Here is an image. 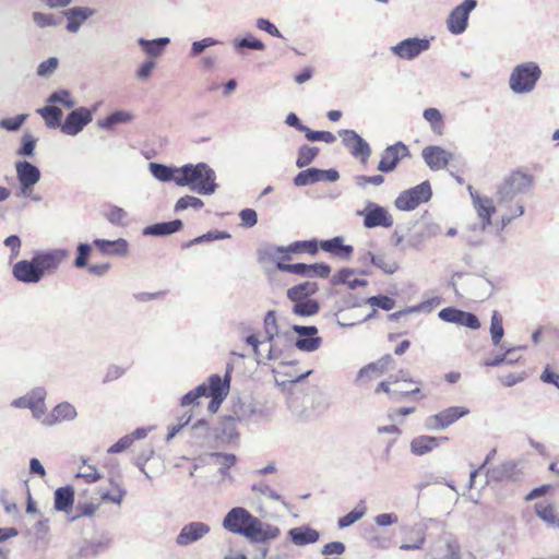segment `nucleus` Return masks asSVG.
<instances>
[{"mask_svg":"<svg viewBox=\"0 0 559 559\" xmlns=\"http://www.w3.org/2000/svg\"><path fill=\"white\" fill-rule=\"evenodd\" d=\"M468 192L479 222V228L483 231L492 226L499 234L525 213L524 203L519 199L506 202L504 204H497L496 206L492 198L480 194L471 186L468 187Z\"/></svg>","mask_w":559,"mask_h":559,"instance_id":"1","label":"nucleus"},{"mask_svg":"<svg viewBox=\"0 0 559 559\" xmlns=\"http://www.w3.org/2000/svg\"><path fill=\"white\" fill-rule=\"evenodd\" d=\"M223 527L257 543L273 540L281 535L278 526L261 521L242 507H235L227 512Z\"/></svg>","mask_w":559,"mask_h":559,"instance_id":"2","label":"nucleus"},{"mask_svg":"<svg viewBox=\"0 0 559 559\" xmlns=\"http://www.w3.org/2000/svg\"><path fill=\"white\" fill-rule=\"evenodd\" d=\"M176 185L188 187L200 195H212L217 189L216 174L205 163L187 164L180 167Z\"/></svg>","mask_w":559,"mask_h":559,"instance_id":"3","label":"nucleus"},{"mask_svg":"<svg viewBox=\"0 0 559 559\" xmlns=\"http://www.w3.org/2000/svg\"><path fill=\"white\" fill-rule=\"evenodd\" d=\"M534 186L532 175L522 170H514L507 175L497 186L495 199L497 204L511 202L520 194L527 193Z\"/></svg>","mask_w":559,"mask_h":559,"instance_id":"4","label":"nucleus"},{"mask_svg":"<svg viewBox=\"0 0 559 559\" xmlns=\"http://www.w3.org/2000/svg\"><path fill=\"white\" fill-rule=\"evenodd\" d=\"M542 69L534 61L516 64L509 76V88L516 95H527L535 91L542 78Z\"/></svg>","mask_w":559,"mask_h":559,"instance_id":"5","label":"nucleus"},{"mask_svg":"<svg viewBox=\"0 0 559 559\" xmlns=\"http://www.w3.org/2000/svg\"><path fill=\"white\" fill-rule=\"evenodd\" d=\"M290 342L292 338L288 332H285L283 338L275 337L274 341H259L253 334L246 337V343L252 346L258 364L278 359L284 347L289 346Z\"/></svg>","mask_w":559,"mask_h":559,"instance_id":"6","label":"nucleus"},{"mask_svg":"<svg viewBox=\"0 0 559 559\" xmlns=\"http://www.w3.org/2000/svg\"><path fill=\"white\" fill-rule=\"evenodd\" d=\"M46 396V389L43 386H37L28 391L25 395L13 400L11 402V406L14 408L29 409L32 412L33 418L43 425V417H45L47 412L45 404Z\"/></svg>","mask_w":559,"mask_h":559,"instance_id":"7","label":"nucleus"},{"mask_svg":"<svg viewBox=\"0 0 559 559\" xmlns=\"http://www.w3.org/2000/svg\"><path fill=\"white\" fill-rule=\"evenodd\" d=\"M431 188L428 181H424L416 187L405 190L395 199V206L401 211H413L419 204L425 203L431 198Z\"/></svg>","mask_w":559,"mask_h":559,"instance_id":"8","label":"nucleus"},{"mask_svg":"<svg viewBox=\"0 0 559 559\" xmlns=\"http://www.w3.org/2000/svg\"><path fill=\"white\" fill-rule=\"evenodd\" d=\"M468 413L469 409L464 406H452L426 417L424 427L429 431L444 430Z\"/></svg>","mask_w":559,"mask_h":559,"instance_id":"9","label":"nucleus"},{"mask_svg":"<svg viewBox=\"0 0 559 559\" xmlns=\"http://www.w3.org/2000/svg\"><path fill=\"white\" fill-rule=\"evenodd\" d=\"M357 215L364 217L366 228H389L393 225L392 215L384 207L373 202H368L364 210L357 212Z\"/></svg>","mask_w":559,"mask_h":559,"instance_id":"10","label":"nucleus"},{"mask_svg":"<svg viewBox=\"0 0 559 559\" xmlns=\"http://www.w3.org/2000/svg\"><path fill=\"white\" fill-rule=\"evenodd\" d=\"M476 0H465L451 11L447 20V26L451 34L459 35L465 32L469 13L476 8Z\"/></svg>","mask_w":559,"mask_h":559,"instance_id":"11","label":"nucleus"},{"mask_svg":"<svg viewBox=\"0 0 559 559\" xmlns=\"http://www.w3.org/2000/svg\"><path fill=\"white\" fill-rule=\"evenodd\" d=\"M338 134L350 154L356 158H360L362 165H367L371 154V148L367 141L354 130H341Z\"/></svg>","mask_w":559,"mask_h":559,"instance_id":"12","label":"nucleus"},{"mask_svg":"<svg viewBox=\"0 0 559 559\" xmlns=\"http://www.w3.org/2000/svg\"><path fill=\"white\" fill-rule=\"evenodd\" d=\"M93 120V111L86 107H79L68 114L63 123L60 124V130L67 134L74 136L79 134L85 126Z\"/></svg>","mask_w":559,"mask_h":559,"instance_id":"13","label":"nucleus"},{"mask_svg":"<svg viewBox=\"0 0 559 559\" xmlns=\"http://www.w3.org/2000/svg\"><path fill=\"white\" fill-rule=\"evenodd\" d=\"M15 169L20 182V193L24 197H29L33 187L40 180V170L26 160L17 162Z\"/></svg>","mask_w":559,"mask_h":559,"instance_id":"14","label":"nucleus"},{"mask_svg":"<svg viewBox=\"0 0 559 559\" xmlns=\"http://www.w3.org/2000/svg\"><path fill=\"white\" fill-rule=\"evenodd\" d=\"M210 532L211 526L204 522H189L181 527L175 542L179 547H188L204 538Z\"/></svg>","mask_w":559,"mask_h":559,"instance_id":"15","label":"nucleus"},{"mask_svg":"<svg viewBox=\"0 0 559 559\" xmlns=\"http://www.w3.org/2000/svg\"><path fill=\"white\" fill-rule=\"evenodd\" d=\"M430 47V41L427 38H406L395 46L391 47V51L405 60H413L420 53L427 51Z\"/></svg>","mask_w":559,"mask_h":559,"instance_id":"16","label":"nucleus"},{"mask_svg":"<svg viewBox=\"0 0 559 559\" xmlns=\"http://www.w3.org/2000/svg\"><path fill=\"white\" fill-rule=\"evenodd\" d=\"M43 276L46 272L56 271L69 258V251L66 249H51L37 252L34 257Z\"/></svg>","mask_w":559,"mask_h":559,"instance_id":"17","label":"nucleus"},{"mask_svg":"<svg viewBox=\"0 0 559 559\" xmlns=\"http://www.w3.org/2000/svg\"><path fill=\"white\" fill-rule=\"evenodd\" d=\"M78 417L76 407L70 402L63 401L43 417V426L53 427L62 423L73 421Z\"/></svg>","mask_w":559,"mask_h":559,"instance_id":"18","label":"nucleus"},{"mask_svg":"<svg viewBox=\"0 0 559 559\" xmlns=\"http://www.w3.org/2000/svg\"><path fill=\"white\" fill-rule=\"evenodd\" d=\"M438 317L449 323H455L472 330L480 328L478 318L471 312H466L453 307H448L439 311Z\"/></svg>","mask_w":559,"mask_h":559,"instance_id":"19","label":"nucleus"},{"mask_svg":"<svg viewBox=\"0 0 559 559\" xmlns=\"http://www.w3.org/2000/svg\"><path fill=\"white\" fill-rule=\"evenodd\" d=\"M12 274L16 281L24 284H36L44 277L34 258L16 262L13 265Z\"/></svg>","mask_w":559,"mask_h":559,"instance_id":"20","label":"nucleus"},{"mask_svg":"<svg viewBox=\"0 0 559 559\" xmlns=\"http://www.w3.org/2000/svg\"><path fill=\"white\" fill-rule=\"evenodd\" d=\"M340 178L338 171L335 169H318L308 168L300 171L295 178L294 183L298 187H305L318 181L334 182Z\"/></svg>","mask_w":559,"mask_h":559,"instance_id":"21","label":"nucleus"},{"mask_svg":"<svg viewBox=\"0 0 559 559\" xmlns=\"http://www.w3.org/2000/svg\"><path fill=\"white\" fill-rule=\"evenodd\" d=\"M421 156L431 170H440L453 159L454 154L441 146L430 145L423 150Z\"/></svg>","mask_w":559,"mask_h":559,"instance_id":"22","label":"nucleus"},{"mask_svg":"<svg viewBox=\"0 0 559 559\" xmlns=\"http://www.w3.org/2000/svg\"><path fill=\"white\" fill-rule=\"evenodd\" d=\"M408 155L407 146L397 142L391 146H388L382 153V157L378 165V170L382 173H390L395 169L399 160Z\"/></svg>","mask_w":559,"mask_h":559,"instance_id":"23","label":"nucleus"},{"mask_svg":"<svg viewBox=\"0 0 559 559\" xmlns=\"http://www.w3.org/2000/svg\"><path fill=\"white\" fill-rule=\"evenodd\" d=\"M403 533V543L401 550H419L426 542L425 530L418 525H404L401 527Z\"/></svg>","mask_w":559,"mask_h":559,"instance_id":"24","label":"nucleus"},{"mask_svg":"<svg viewBox=\"0 0 559 559\" xmlns=\"http://www.w3.org/2000/svg\"><path fill=\"white\" fill-rule=\"evenodd\" d=\"M444 441H448L447 437L421 435L412 439L409 443V451L416 456H423L439 448Z\"/></svg>","mask_w":559,"mask_h":559,"instance_id":"25","label":"nucleus"},{"mask_svg":"<svg viewBox=\"0 0 559 559\" xmlns=\"http://www.w3.org/2000/svg\"><path fill=\"white\" fill-rule=\"evenodd\" d=\"M233 370L234 366L229 362L223 378L218 374H212L209 378V396L226 399L229 393Z\"/></svg>","mask_w":559,"mask_h":559,"instance_id":"26","label":"nucleus"},{"mask_svg":"<svg viewBox=\"0 0 559 559\" xmlns=\"http://www.w3.org/2000/svg\"><path fill=\"white\" fill-rule=\"evenodd\" d=\"M318 246H320L321 250L324 252H329L344 261L349 260L354 252V247L350 245H345L344 238L342 236H336L328 240H321Z\"/></svg>","mask_w":559,"mask_h":559,"instance_id":"27","label":"nucleus"},{"mask_svg":"<svg viewBox=\"0 0 559 559\" xmlns=\"http://www.w3.org/2000/svg\"><path fill=\"white\" fill-rule=\"evenodd\" d=\"M93 243L105 255L126 257L129 253V242L123 238L117 240L97 238Z\"/></svg>","mask_w":559,"mask_h":559,"instance_id":"28","label":"nucleus"},{"mask_svg":"<svg viewBox=\"0 0 559 559\" xmlns=\"http://www.w3.org/2000/svg\"><path fill=\"white\" fill-rule=\"evenodd\" d=\"M95 11L90 8L75 7L64 11V15L68 20L67 29L70 33H76L81 25L92 15Z\"/></svg>","mask_w":559,"mask_h":559,"instance_id":"29","label":"nucleus"},{"mask_svg":"<svg viewBox=\"0 0 559 559\" xmlns=\"http://www.w3.org/2000/svg\"><path fill=\"white\" fill-rule=\"evenodd\" d=\"M357 272L355 269H342L332 276L331 283L334 286L346 285L352 290L367 286L366 280L355 277Z\"/></svg>","mask_w":559,"mask_h":559,"instance_id":"30","label":"nucleus"},{"mask_svg":"<svg viewBox=\"0 0 559 559\" xmlns=\"http://www.w3.org/2000/svg\"><path fill=\"white\" fill-rule=\"evenodd\" d=\"M288 536L292 543L295 544L296 546H306L309 544H314L320 538L319 532L307 525L290 528L288 531Z\"/></svg>","mask_w":559,"mask_h":559,"instance_id":"31","label":"nucleus"},{"mask_svg":"<svg viewBox=\"0 0 559 559\" xmlns=\"http://www.w3.org/2000/svg\"><path fill=\"white\" fill-rule=\"evenodd\" d=\"M393 364V358L391 355H385L382 358H380L376 362H371L364 368H361L357 374V379H372L376 377H379L383 374L390 366Z\"/></svg>","mask_w":559,"mask_h":559,"instance_id":"32","label":"nucleus"},{"mask_svg":"<svg viewBox=\"0 0 559 559\" xmlns=\"http://www.w3.org/2000/svg\"><path fill=\"white\" fill-rule=\"evenodd\" d=\"M169 43L170 39L168 37H159L151 40L145 38L138 39V45L142 48L143 52L150 58L148 60L159 58L164 53Z\"/></svg>","mask_w":559,"mask_h":559,"instance_id":"33","label":"nucleus"},{"mask_svg":"<svg viewBox=\"0 0 559 559\" xmlns=\"http://www.w3.org/2000/svg\"><path fill=\"white\" fill-rule=\"evenodd\" d=\"M534 510L536 515L548 526L559 527V508L557 509L546 501H540L535 503Z\"/></svg>","mask_w":559,"mask_h":559,"instance_id":"34","label":"nucleus"},{"mask_svg":"<svg viewBox=\"0 0 559 559\" xmlns=\"http://www.w3.org/2000/svg\"><path fill=\"white\" fill-rule=\"evenodd\" d=\"M182 228V222L180 219H175L170 222H163L150 225L143 229V235L145 236H168L176 231H179Z\"/></svg>","mask_w":559,"mask_h":559,"instance_id":"35","label":"nucleus"},{"mask_svg":"<svg viewBox=\"0 0 559 559\" xmlns=\"http://www.w3.org/2000/svg\"><path fill=\"white\" fill-rule=\"evenodd\" d=\"M148 168L153 177L162 182H176V178L180 173V167H169L158 163H150Z\"/></svg>","mask_w":559,"mask_h":559,"instance_id":"36","label":"nucleus"},{"mask_svg":"<svg viewBox=\"0 0 559 559\" xmlns=\"http://www.w3.org/2000/svg\"><path fill=\"white\" fill-rule=\"evenodd\" d=\"M74 502V490L70 486L57 488L55 491V509L68 512Z\"/></svg>","mask_w":559,"mask_h":559,"instance_id":"37","label":"nucleus"},{"mask_svg":"<svg viewBox=\"0 0 559 559\" xmlns=\"http://www.w3.org/2000/svg\"><path fill=\"white\" fill-rule=\"evenodd\" d=\"M274 250L278 253L308 252L313 255L318 252V242L316 240L296 241L287 247H276Z\"/></svg>","mask_w":559,"mask_h":559,"instance_id":"38","label":"nucleus"},{"mask_svg":"<svg viewBox=\"0 0 559 559\" xmlns=\"http://www.w3.org/2000/svg\"><path fill=\"white\" fill-rule=\"evenodd\" d=\"M318 290V285L314 282H305L302 284L296 285L287 290V297L296 302L304 299H309L308 297L313 295Z\"/></svg>","mask_w":559,"mask_h":559,"instance_id":"39","label":"nucleus"},{"mask_svg":"<svg viewBox=\"0 0 559 559\" xmlns=\"http://www.w3.org/2000/svg\"><path fill=\"white\" fill-rule=\"evenodd\" d=\"M471 288L475 299L484 300L491 295L493 286L487 278L477 276L472 280Z\"/></svg>","mask_w":559,"mask_h":559,"instance_id":"40","label":"nucleus"},{"mask_svg":"<svg viewBox=\"0 0 559 559\" xmlns=\"http://www.w3.org/2000/svg\"><path fill=\"white\" fill-rule=\"evenodd\" d=\"M251 491L257 496H263L274 501H280L285 509L289 510L290 504L287 503L280 493H277L267 483L259 481L251 486Z\"/></svg>","mask_w":559,"mask_h":559,"instance_id":"41","label":"nucleus"},{"mask_svg":"<svg viewBox=\"0 0 559 559\" xmlns=\"http://www.w3.org/2000/svg\"><path fill=\"white\" fill-rule=\"evenodd\" d=\"M37 114L45 120L49 128L60 127L62 110L57 106H45L37 109Z\"/></svg>","mask_w":559,"mask_h":559,"instance_id":"42","label":"nucleus"},{"mask_svg":"<svg viewBox=\"0 0 559 559\" xmlns=\"http://www.w3.org/2000/svg\"><path fill=\"white\" fill-rule=\"evenodd\" d=\"M285 333L278 331L274 311L266 312L264 317V341H274L275 337L283 338Z\"/></svg>","mask_w":559,"mask_h":559,"instance_id":"43","label":"nucleus"},{"mask_svg":"<svg viewBox=\"0 0 559 559\" xmlns=\"http://www.w3.org/2000/svg\"><path fill=\"white\" fill-rule=\"evenodd\" d=\"M372 264L385 274H394L399 270V263L385 252H377L372 258Z\"/></svg>","mask_w":559,"mask_h":559,"instance_id":"44","label":"nucleus"},{"mask_svg":"<svg viewBox=\"0 0 559 559\" xmlns=\"http://www.w3.org/2000/svg\"><path fill=\"white\" fill-rule=\"evenodd\" d=\"M367 508L364 503L358 504L349 513L338 519L337 525L340 528H346L356 522H358L360 519H362L366 514Z\"/></svg>","mask_w":559,"mask_h":559,"instance_id":"45","label":"nucleus"},{"mask_svg":"<svg viewBox=\"0 0 559 559\" xmlns=\"http://www.w3.org/2000/svg\"><path fill=\"white\" fill-rule=\"evenodd\" d=\"M319 311V304L314 299H304L296 301L293 307V312L301 317H310Z\"/></svg>","mask_w":559,"mask_h":559,"instance_id":"46","label":"nucleus"},{"mask_svg":"<svg viewBox=\"0 0 559 559\" xmlns=\"http://www.w3.org/2000/svg\"><path fill=\"white\" fill-rule=\"evenodd\" d=\"M423 116L429 122L431 130L437 134H442L443 119L441 112L437 108H427L424 110Z\"/></svg>","mask_w":559,"mask_h":559,"instance_id":"47","label":"nucleus"},{"mask_svg":"<svg viewBox=\"0 0 559 559\" xmlns=\"http://www.w3.org/2000/svg\"><path fill=\"white\" fill-rule=\"evenodd\" d=\"M490 335L493 345H499L504 335L502 317L497 310H493L491 314Z\"/></svg>","mask_w":559,"mask_h":559,"instance_id":"48","label":"nucleus"},{"mask_svg":"<svg viewBox=\"0 0 559 559\" xmlns=\"http://www.w3.org/2000/svg\"><path fill=\"white\" fill-rule=\"evenodd\" d=\"M49 104H60L66 108H73L76 105L75 99L68 90H59L53 92L47 98Z\"/></svg>","mask_w":559,"mask_h":559,"instance_id":"49","label":"nucleus"},{"mask_svg":"<svg viewBox=\"0 0 559 559\" xmlns=\"http://www.w3.org/2000/svg\"><path fill=\"white\" fill-rule=\"evenodd\" d=\"M319 150L314 146L302 145L298 151L296 165L299 168H304L312 163L318 155Z\"/></svg>","mask_w":559,"mask_h":559,"instance_id":"50","label":"nucleus"},{"mask_svg":"<svg viewBox=\"0 0 559 559\" xmlns=\"http://www.w3.org/2000/svg\"><path fill=\"white\" fill-rule=\"evenodd\" d=\"M322 343L321 337L317 335L298 337L295 345L298 349L307 353L317 350Z\"/></svg>","mask_w":559,"mask_h":559,"instance_id":"51","label":"nucleus"},{"mask_svg":"<svg viewBox=\"0 0 559 559\" xmlns=\"http://www.w3.org/2000/svg\"><path fill=\"white\" fill-rule=\"evenodd\" d=\"M203 206H204V202L201 199H199L197 197H192V195H185V197H181L176 202L175 211L180 212V211H185L189 207H192L194 210H200Z\"/></svg>","mask_w":559,"mask_h":559,"instance_id":"52","label":"nucleus"},{"mask_svg":"<svg viewBox=\"0 0 559 559\" xmlns=\"http://www.w3.org/2000/svg\"><path fill=\"white\" fill-rule=\"evenodd\" d=\"M27 117L26 114H21L12 118H3L0 120V129L15 132L21 129Z\"/></svg>","mask_w":559,"mask_h":559,"instance_id":"53","label":"nucleus"},{"mask_svg":"<svg viewBox=\"0 0 559 559\" xmlns=\"http://www.w3.org/2000/svg\"><path fill=\"white\" fill-rule=\"evenodd\" d=\"M105 216L111 224L124 225L128 217V213L119 206L111 205L105 212Z\"/></svg>","mask_w":559,"mask_h":559,"instance_id":"54","label":"nucleus"},{"mask_svg":"<svg viewBox=\"0 0 559 559\" xmlns=\"http://www.w3.org/2000/svg\"><path fill=\"white\" fill-rule=\"evenodd\" d=\"M58 64V59L56 57H50L38 64L36 73L40 78H49L55 73Z\"/></svg>","mask_w":559,"mask_h":559,"instance_id":"55","label":"nucleus"},{"mask_svg":"<svg viewBox=\"0 0 559 559\" xmlns=\"http://www.w3.org/2000/svg\"><path fill=\"white\" fill-rule=\"evenodd\" d=\"M233 46L236 49L250 48V49H254V50H264V48H265L264 44L260 39L254 38L253 36L237 38L233 41Z\"/></svg>","mask_w":559,"mask_h":559,"instance_id":"56","label":"nucleus"},{"mask_svg":"<svg viewBox=\"0 0 559 559\" xmlns=\"http://www.w3.org/2000/svg\"><path fill=\"white\" fill-rule=\"evenodd\" d=\"M219 41L213 37H205L201 40L193 41L191 44L190 56L198 57L200 56L206 48L217 45Z\"/></svg>","mask_w":559,"mask_h":559,"instance_id":"57","label":"nucleus"},{"mask_svg":"<svg viewBox=\"0 0 559 559\" xmlns=\"http://www.w3.org/2000/svg\"><path fill=\"white\" fill-rule=\"evenodd\" d=\"M36 146V139L31 133H24L22 136L21 147L17 150V154L21 156L32 157Z\"/></svg>","mask_w":559,"mask_h":559,"instance_id":"58","label":"nucleus"},{"mask_svg":"<svg viewBox=\"0 0 559 559\" xmlns=\"http://www.w3.org/2000/svg\"><path fill=\"white\" fill-rule=\"evenodd\" d=\"M391 383H393L392 380L391 381H382V382H380L378 384V386L376 388V392L377 393L385 392L388 394H391L392 396L416 394V393L420 392V389L418 386L414 388L413 390H406V391H402V390H399V389L391 390V388H390Z\"/></svg>","mask_w":559,"mask_h":559,"instance_id":"59","label":"nucleus"},{"mask_svg":"<svg viewBox=\"0 0 559 559\" xmlns=\"http://www.w3.org/2000/svg\"><path fill=\"white\" fill-rule=\"evenodd\" d=\"M91 251L92 247L88 243H80L76 248V258L73 262L74 266L78 269L87 266V259Z\"/></svg>","mask_w":559,"mask_h":559,"instance_id":"60","label":"nucleus"},{"mask_svg":"<svg viewBox=\"0 0 559 559\" xmlns=\"http://www.w3.org/2000/svg\"><path fill=\"white\" fill-rule=\"evenodd\" d=\"M211 457L214 459V462L221 465V473L223 475L226 474V471L229 469L236 463V456L234 454H225V453H212Z\"/></svg>","mask_w":559,"mask_h":559,"instance_id":"61","label":"nucleus"},{"mask_svg":"<svg viewBox=\"0 0 559 559\" xmlns=\"http://www.w3.org/2000/svg\"><path fill=\"white\" fill-rule=\"evenodd\" d=\"M306 138L309 141H322L325 143H333L336 136L330 131H313L307 127L305 131Z\"/></svg>","mask_w":559,"mask_h":559,"instance_id":"62","label":"nucleus"},{"mask_svg":"<svg viewBox=\"0 0 559 559\" xmlns=\"http://www.w3.org/2000/svg\"><path fill=\"white\" fill-rule=\"evenodd\" d=\"M366 304H369L372 307H379L383 310H392L395 306L394 299L388 296H373L366 300Z\"/></svg>","mask_w":559,"mask_h":559,"instance_id":"63","label":"nucleus"},{"mask_svg":"<svg viewBox=\"0 0 559 559\" xmlns=\"http://www.w3.org/2000/svg\"><path fill=\"white\" fill-rule=\"evenodd\" d=\"M83 463H85V461H83ZM76 477L84 478L87 483H96L102 478V475L95 466L84 464V471L81 469L76 474Z\"/></svg>","mask_w":559,"mask_h":559,"instance_id":"64","label":"nucleus"}]
</instances>
